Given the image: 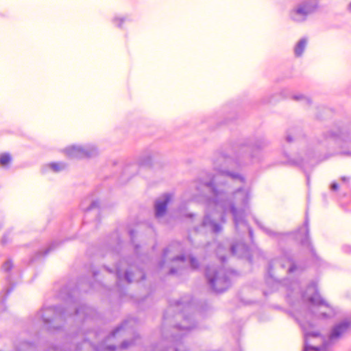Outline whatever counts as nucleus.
<instances>
[{
  "mask_svg": "<svg viewBox=\"0 0 351 351\" xmlns=\"http://www.w3.org/2000/svg\"><path fill=\"white\" fill-rule=\"evenodd\" d=\"M319 8L317 0H304L297 4L289 13L290 18L296 23L304 22L308 16Z\"/></svg>",
  "mask_w": 351,
  "mask_h": 351,
  "instance_id": "nucleus-1",
  "label": "nucleus"
},
{
  "mask_svg": "<svg viewBox=\"0 0 351 351\" xmlns=\"http://www.w3.org/2000/svg\"><path fill=\"white\" fill-rule=\"evenodd\" d=\"M351 328V322L343 321L335 325L332 330H330V345L334 341L339 339L348 333Z\"/></svg>",
  "mask_w": 351,
  "mask_h": 351,
  "instance_id": "nucleus-2",
  "label": "nucleus"
},
{
  "mask_svg": "<svg viewBox=\"0 0 351 351\" xmlns=\"http://www.w3.org/2000/svg\"><path fill=\"white\" fill-rule=\"evenodd\" d=\"M209 282L214 289L221 292L228 289V282L226 278L219 276L217 274L208 278Z\"/></svg>",
  "mask_w": 351,
  "mask_h": 351,
  "instance_id": "nucleus-3",
  "label": "nucleus"
},
{
  "mask_svg": "<svg viewBox=\"0 0 351 351\" xmlns=\"http://www.w3.org/2000/svg\"><path fill=\"white\" fill-rule=\"evenodd\" d=\"M308 43V38L303 37L300 38L298 42L295 44L293 52L295 57H301Z\"/></svg>",
  "mask_w": 351,
  "mask_h": 351,
  "instance_id": "nucleus-4",
  "label": "nucleus"
},
{
  "mask_svg": "<svg viewBox=\"0 0 351 351\" xmlns=\"http://www.w3.org/2000/svg\"><path fill=\"white\" fill-rule=\"evenodd\" d=\"M291 98L295 101L301 103L304 107L309 106L312 103V99L309 96L302 93L294 94Z\"/></svg>",
  "mask_w": 351,
  "mask_h": 351,
  "instance_id": "nucleus-5",
  "label": "nucleus"
},
{
  "mask_svg": "<svg viewBox=\"0 0 351 351\" xmlns=\"http://www.w3.org/2000/svg\"><path fill=\"white\" fill-rule=\"evenodd\" d=\"M170 199H171L170 196L167 195L165 201L160 202L156 204V215L157 217H161L165 213L166 209H167V206L168 203L169 202Z\"/></svg>",
  "mask_w": 351,
  "mask_h": 351,
  "instance_id": "nucleus-6",
  "label": "nucleus"
},
{
  "mask_svg": "<svg viewBox=\"0 0 351 351\" xmlns=\"http://www.w3.org/2000/svg\"><path fill=\"white\" fill-rule=\"evenodd\" d=\"M130 21V19L127 16H115L112 19V22L115 26L122 28L123 24L125 22H128Z\"/></svg>",
  "mask_w": 351,
  "mask_h": 351,
  "instance_id": "nucleus-7",
  "label": "nucleus"
},
{
  "mask_svg": "<svg viewBox=\"0 0 351 351\" xmlns=\"http://www.w3.org/2000/svg\"><path fill=\"white\" fill-rule=\"evenodd\" d=\"M330 139L333 138L334 142L336 144H338L341 141H346V138H348V135L342 132H340L339 134L330 133Z\"/></svg>",
  "mask_w": 351,
  "mask_h": 351,
  "instance_id": "nucleus-8",
  "label": "nucleus"
},
{
  "mask_svg": "<svg viewBox=\"0 0 351 351\" xmlns=\"http://www.w3.org/2000/svg\"><path fill=\"white\" fill-rule=\"evenodd\" d=\"M342 184L341 185L336 182H333L330 186V189L333 191H337L339 187L341 189H346L348 187L347 181L348 179L346 177L341 178Z\"/></svg>",
  "mask_w": 351,
  "mask_h": 351,
  "instance_id": "nucleus-9",
  "label": "nucleus"
},
{
  "mask_svg": "<svg viewBox=\"0 0 351 351\" xmlns=\"http://www.w3.org/2000/svg\"><path fill=\"white\" fill-rule=\"evenodd\" d=\"M11 161V156L8 154H3L0 156V163L3 166L8 165Z\"/></svg>",
  "mask_w": 351,
  "mask_h": 351,
  "instance_id": "nucleus-10",
  "label": "nucleus"
},
{
  "mask_svg": "<svg viewBox=\"0 0 351 351\" xmlns=\"http://www.w3.org/2000/svg\"><path fill=\"white\" fill-rule=\"evenodd\" d=\"M273 97L272 95H267L261 99V102L265 104H271L274 101Z\"/></svg>",
  "mask_w": 351,
  "mask_h": 351,
  "instance_id": "nucleus-11",
  "label": "nucleus"
},
{
  "mask_svg": "<svg viewBox=\"0 0 351 351\" xmlns=\"http://www.w3.org/2000/svg\"><path fill=\"white\" fill-rule=\"evenodd\" d=\"M49 167L52 170H53L56 172H58L61 171L63 169V165H62L60 163H56L53 162L49 165Z\"/></svg>",
  "mask_w": 351,
  "mask_h": 351,
  "instance_id": "nucleus-12",
  "label": "nucleus"
},
{
  "mask_svg": "<svg viewBox=\"0 0 351 351\" xmlns=\"http://www.w3.org/2000/svg\"><path fill=\"white\" fill-rule=\"evenodd\" d=\"M314 338L317 339V340L319 341H322V342L323 341V339L322 337H314L313 335H311V334H308L306 336V340H307V341L310 344L313 343V339Z\"/></svg>",
  "mask_w": 351,
  "mask_h": 351,
  "instance_id": "nucleus-13",
  "label": "nucleus"
},
{
  "mask_svg": "<svg viewBox=\"0 0 351 351\" xmlns=\"http://www.w3.org/2000/svg\"><path fill=\"white\" fill-rule=\"evenodd\" d=\"M12 266L13 265L11 261H7L3 264V268L5 271H8L12 269Z\"/></svg>",
  "mask_w": 351,
  "mask_h": 351,
  "instance_id": "nucleus-14",
  "label": "nucleus"
},
{
  "mask_svg": "<svg viewBox=\"0 0 351 351\" xmlns=\"http://www.w3.org/2000/svg\"><path fill=\"white\" fill-rule=\"evenodd\" d=\"M326 346H324L321 348H317L314 346H309L306 348V351H326Z\"/></svg>",
  "mask_w": 351,
  "mask_h": 351,
  "instance_id": "nucleus-15",
  "label": "nucleus"
},
{
  "mask_svg": "<svg viewBox=\"0 0 351 351\" xmlns=\"http://www.w3.org/2000/svg\"><path fill=\"white\" fill-rule=\"evenodd\" d=\"M191 264L192 267L194 268L197 267L199 265L197 261L194 258H192L191 259Z\"/></svg>",
  "mask_w": 351,
  "mask_h": 351,
  "instance_id": "nucleus-16",
  "label": "nucleus"
},
{
  "mask_svg": "<svg viewBox=\"0 0 351 351\" xmlns=\"http://www.w3.org/2000/svg\"><path fill=\"white\" fill-rule=\"evenodd\" d=\"M286 92H287V89H285H285H282L281 91H280V95L284 98L288 97V95H287Z\"/></svg>",
  "mask_w": 351,
  "mask_h": 351,
  "instance_id": "nucleus-17",
  "label": "nucleus"
},
{
  "mask_svg": "<svg viewBox=\"0 0 351 351\" xmlns=\"http://www.w3.org/2000/svg\"><path fill=\"white\" fill-rule=\"evenodd\" d=\"M343 250H344L346 252H351V247H350V246H348V245L344 246V247H343Z\"/></svg>",
  "mask_w": 351,
  "mask_h": 351,
  "instance_id": "nucleus-18",
  "label": "nucleus"
},
{
  "mask_svg": "<svg viewBox=\"0 0 351 351\" xmlns=\"http://www.w3.org/2000/svg\"><path fill=\"white\" fill-rule=\"evenodd\" d=\"M346 203H347V202H346V201H343V200H342V201L341 202V204L342 205V206H346Z\"/></svg>",
  "mask_w": 351,
  "mask_h": 351,
  "instance_id": "nucleus-19",
  "label": "nucleus"
},
{
  "mask_svg": "<svg viewBox=\"0 0 351 351\" xmlns=\"http://www.w3.org/2000/svg\"><path fill=\"white\" fill-rule=\"evenodd\" d=\"M348 199L351 202V196H350V195H349V196L348 197Z\"/></svg>",
  "mask_w": 351,
  "mask_h": 351,
  "instance_id": "nucleus-20",
  "label": "nucleus"
}]
</instances>
